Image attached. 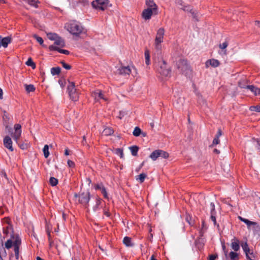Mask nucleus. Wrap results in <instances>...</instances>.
Segmentation results:
<instances>
[{"label":"nucleus","instance_id":"1","mask_svg":"<svg viewBox=\"0 0 260 260\" xmlns=\"http://www.w3.org/2000/svg\"><path fill=\"white\" fill-rule=\"evenodd\" d=\"M154 64L157 72L162 76L166 77L171 76V68L167 65L166 61L162 57L158 58L157 60L155 59Z\"/></svg>","mask_w":260,"mask_h":260},{"label":"nucleus","instance_id":"2","mask_svg":"<svg viewBox=\"0 0 260 260\" xmlns=\"http://www.w3.org/2000/svg\"><path fill=\"white\" fill-rule=\"evenodd\" d=\"M67 30L72 35L78 36L83 31V27L81 24L76 21H71L66 24Z\"/></svg>","mask_w":260,"mask_h":260},{"label":"nucleus","instance_id":"3","mask_svg":"<svg viewBox=\"0 0 260 260\" xmlns=\"http://www.w3.org/2000/svg\"><path fill=\"white\" fill-rule=\"evenodd\" d=\"M6 128L8 129V132L11 134V137L16 143H18V140L21 136V126L19 124H15L14 126V132L11 127L7 126Z\"/></svg>","mask_w":260,"mask_h":260},{"label":"nucleus","instance_id":"4","mask_svg":"<svg viewBox=\"0 0 260 260\" xmlns=\"http://www.w3.org/2000/svg\"><path fill=\"white\" fill-rule=\"evenodd\" d=\"M165 36V29L164 28H159L156 34L155 40H154V47L155 49L158 51L161 50V43L164 41Z\"/></svg>","mask_w":260,"mask_h":260},{"label":"nucleus","instance_id":"5","mask_svg":"<svg viewBox=\"0 0 260 260\" xmlns=\"http://www.w3.org/2000/svg\"><path fill=\"white\" fill-rule=\"evenodd\" d=\"M118 73L120 75L123 76L129 75L132 73L133 76H135L138 74L136 68L133 65L127 66L126 67L121 66L118 69Z\"/></svg>","mask_w":260,"mask_h":260},{"label":"nucleus","instance_id":"6","mask_svg":"<svg viewBox=\"0 0 260 260\" xmlns=\"http://www.w3.org/2000/svg\"><path fill=\"white\" fill-rule=\"evenodd\" d=\"M74 197L75 198H78V201L79 203L82 204L86 208L88 207V204L90 200V193L88 191L83 192L79 194L75 193Z\"/></svg>","mask_w":260,"mask_h":260},{"label":"nucleus","instance_id":"7","mask_svg":"<svg viewBox=\"0 0 260 260\" xmlns=\"http://www.w3.org/2000/svg\"><path fill=\"white\" fill-rule=\"evenodd\" d=\"M109 3V0H95L91 3V5L95 9L104 11L107 9Z\"/></svg>","mask_w":260,"mask_h":260},{"label":"nucleus","instance_id":"8","mask_svg":"<svg viewBox=\"0 0 260 260\" xmlns=\"http://www.w3.org/2000/svg\"><path fill=\"white\" fill-rule=\"evenodd\" d=\"M12 238L14 240V251L15 256L17 259H18L19 256V248L21 244V239L18 235H12Z\"/></svg>","mask_w":260,"mask_h":260},{"label":"nucleus","instance_id":"9","mask_svg":"<svg viewBox=\"0 0 260 260\" xmlns=\"http://www.w3.org/2000/svg\"><path fill=\"white\" fill-rule=\"evenodd\" d=\"M177 68L179 72L183 74H186L189 70V67L186 60L180 59L176 63Z\"/></svg>","mask_w":260,"mask_h":260},{"label":"nucleus","instance_id":"10","mask_svg":"<svg viewBox=\"0 0 260 260\" xmlns=\"http://www.w3.org/2000/svg\"><path fill=\"white\" fill-rule=\"evenodd\" d=\"M68 89L71 99L74 101H78L79 99V95L77 92L76 89L75 88V83L74 82H71L70 85L68 86Z\"/></svg>","mask_w":260,"mask_h":260},{"label":"nucleus","instance_id":"11","mask_svg":"<svg viewBox=\"0 0 260 260\" xmlns=\"http://www.w3.org/2000/svg\"><path fill=\"white\" fill-rule=\"evenodd\" d=\"M3 143L4 146L9 149L10 151L12 152L14 151V148L13 147V142L10 136H6L4 137L3 140Z\"/></svg>","mask_w":260,"mask_h":260},{"label":"nucleus","instance_id":"12","mask_svg":"<svg viewBox=\"0 0 260 260\" xmlns=\"http://www.w3.org/2000/svg\"><path fill=\"white\" fill-rule=\"evenodd\" d=\"M153 14L155 15V12L151 8H147L143 10L142 13V16L145 20H149Z\"/></svg>","mask_w":260,"mask_h":260},{"label":"nucleus","instance_id":"13","mask_svg":"<svg viewBox=\"0 0 260 260\" xmlns=\"http://www.w3.org/2000/svg\"><path fill=\"white\" fill-rule=\"evenodd\" d=\"M91 95L95 100L98 101L100 99H103L105 101H107V99L105 97L102 91L100 90H97L92 92Z\"/></svg>","mask_w":260,"mask_h":260},{"label":"nucleus","instance_id":"14","mask_svg":"<svg viewBox=\"0 0 260 260\" xmlns=\"http://www.w3.org/2000/svg\"><path fill=\"white\" fill-rule=\"evenodd\" d=\"M145 4L148 8H151L154 10L155 15L157 14L158 7L153 0H145Z\"/></svg>","mask_w":260,"mask_h":260},{"label":"nucleus","instance_id":"15","mask_svg":"<svg viewBox=\"0 0 260 260\" xmlns=\"http://www.w3.org/2000/svg\"><path fill=\"white\" fill-rule=\"evenodd\" d=\"M241 246L245 253L246 258H249V255L252 256V257H254V255L253 254V252H250V249L248 247V244L247 242H245L244 243H242L241 244Z\"/></svg>","mask_w":260,"mask_h":260},{"label":"nucleus","instance_id":"16","mask_svg":"<svg viewBox=\"0 0 260 260\" xmlns=\"http://www.w3.org/2000/svg\"><path fill=\"white\" fill-rule=\"evenodd\" d=\"M11 40L12 38L10 37L2 38L1 36H0L1 46L4 47V48L7 47L8 44L11 43Z\"/></svg>","mask_w":260,"mask_h":260},{"label":"nucleus","instance_id":"17","mask_svg":"<svg viewBox=\"0 0 260 260\" xmlns=\"http://www.w3.org/2000/svg\"><path fill=\"white\" fill-rule=\"evenodd\" d=\"M219 61L215 59H209L206 62V66L207 68L209 67V66L216 68L219 66Z\"/></svg>","mask_w":260,"mask_h":260},{"label":"nucleus","instance_id":"18","mask_svg":"<svg viewBox=\"0 0 260 260\" xmlns=\"http://www.w3.org/2000/svg\"><path fill=\"white\" fill-rule=\"evenodd\" d=\"M49 49L50 51H57L61 53H63L66 55H68L70 53V52L68 50L60 49L59 48V47L54 45L49 46Z\"/></svg>","mask_w":260,"mask_h":260},{"label":"nucleus","instance_id":"19","mask_svg":"<svg viewBox=\"0 0 260 260\" xmlns=\"http://www.w3.org/2000/svg\"><path fill=\"white\" fill-rule=\"evenodd\" d=\"M231 247L235 251H238L240 249L239 240L236 238L233 239L232 240Z\"/></svg>","mask_w":260,"mask_h":260},{"label":"nucleus","instance_id":"20","mask_svg":"<svg viewBox=\"0 0 260 260\" xmlns=\"http://www.w3.org/2000/svg\"><path fill=\"white\" fill-rule=\"evenodd\" d=\"M226 260H239V254L235 251H231L229 254L228 253V257H225Z\"/></svg>","mask_w":260,"mask_h":260},{"label":"nucleus","instance_id":"21","mask_svg":"<svg viewBox=\"0 0 260 260\" xmlns=\"http://www.w3.org/2000/svg\"><path fill=\"white\" fill-rule=\"evenodd\" d=\"M246 88L249 89L255 95L260 94V88H258L253 85H247L246 86Z\"/></svg>","mask_w":260,"mask_h":260},{"label":"nucleus","instance_id":"22","mask_svg":"<svg viewBox=\"0 0 260 260\" xmlns=\"http://www.w3.org/2000/svg\"><path fill=\"white\" fill-rule=\"evenodd\" d=\"M181 9L184 11L190 12L192 14L193 17L196 19L197 18L196 14L192 11V8L190 6H183V7H181Z\"/></svg>","mask_w":260,"mask_h":260},{"label":"nucleus","instance_id":"23","mask_svg":"<svg viewBox=\"0 0 260 260\" xmlns=\"http://www.w3.org/2000/svg\"><path fill=\"white\" fill-rule=\"evenodd\" d=\"M54 41V44L56 45L59 46L61 47H63L65 46L64 40L59 36H58L56 40H55Z\"/></svg>","mask_w":260,"mask_h":260},{"label":"nucleus","instance_id":"24","mask_svg":"<svg viewBox=\"0 0 260 260\" xmlns=\"http://www.w3.org/2000/svg\"><path fill=\"white\" fill-rule=\"evenodd\" d=\"M147 177V174L145 173H141L139 175L136 176V179L137 181H139L140 183H143L145 179Z\"/></svg>","mask_w":260,"mask_h":260},{"label":"nucleus","instance_id":"25","mask_svg":"<svg viewBox=\"0 0 260 260\" xmlns=\"http://www.w3.org/2000/svg\"><path fill=\"white\" fill-rule=\"evenodd\" d=\"M12 246H14V240L12 238V236L10 239H8L5 243V248L9 249Z\"/></svg>","mask_w":260,"mask_h":260},{"label":"nucleus","instance_id":"26","mask_svg":"<svg viewBox=\"0 0 260 260\" xmlns=\"http://www.w3.org/2000/svg\"><path fill=\"white\" fill-rule=\"evenodd\" d=\"M114 133V131L112 128L110 127H106L105 128L102 132L103 135L105 136H111Z\"/></svg>","mask_w":260,"mask_h":260},{"label":"nucleus","instance_id":"27","mask_svg":"<svg viewBox=\"0 0 260 260\" xmlns=\"http://www.w3.org/2000/svg\"><path fill=\"white\" fill-rule=\"evenodd\" d=\"M159 150H156L153 151L150 155V157L153 160H155L159 157Z\"/></svg>","mask_w":260,"mask_h":260},{"label":"nucleus","instance_id":"28","mask_svg":"<svg viewBox=\"0 0 260 260\" xmlns=\"http://www.w3.org/2000/svg\"><path fill=\"white\" fill-rule=\"evenodd\" d=\"M129 150L131 151L132 154L133 156H137L138 151L139 150V147L137 146H133L129 147Z\"/></svg>","mask_w":260,"mask_h":260},{"label":"nucleus","instance_id":"29","mask_svg":"<svg viewBox=\"0 0 260 260\" xmlns=\"http://www.w3.org/2000/svg\"><path fill=\"white\" fill-rule=\"evenodd\" d=\"M123 242L126 246H132L133 245L131 242V238L128 237H125L123 238Z\"/></svg>","mask_w":260,"mask_h":260},{"label":"nucleus","instance_id":"30","mask_svg":"<svg viewBox=\"0 0 260 260\" xmlns=\"http://www.w3.org/2000/svg\"><path fill=\"white\" fill-rule=\"evenodd\" d=\"M47 38L52 41H54L55 40H56L57 37H58V35H57L55 33H52V32H49L47 34Z\"/></svg>","mask_w":260,"mask_h":260},{"label":"nucleus","instance_id":"31","mask_svg":"<svg viewBox=\"0 0 260 260\" xmlns=\"http://www.w3.org/2000/svg\"><path fill=\"white\" fill-rule=\"evenodd\" d=\"M114 153L117 155H119L120 158L124 157L123 149L122 148H116L114 150Z\"/></svg>","mask_w":260,"mask_h":260},{"label":"nucleus","instance_id":"32","mask_svg":"<svg viewBox=\"0 0 260 260\" xmlns=\"http://www.w3.org/2000/svg\"><path fill=\"white\" fill-rule=\"evenodd\" d=\"M51 73L53 75H59L60 73V68L59 67H54L51 69Z\"/></svg>","mask_w":260,"mask_h":260},{"label":"nucleus","instance_id":"33","mask_svg":"<svg viewBox=\"0 0 260 260\" xmlns=\"http://www.w3.org/2000/svg\"><path fill=\"white\" fill-rule=\"evenodd\" d=\"M25 90L27 92H34V91H35V90L36 89L35 86L32 84H29V85L25 84Z\"/></svg>","mask_w":260,"mask_h":260},{"label":"nucleus","instance_id":"34","mask_svg":"<svg viewBox=\"0 0 260 260\" xmlns=\"http://www.w3.org/2000/svg\"><path fill=\"white\" fill-rule=\"evenodd\" d=\"M43 151L44 157L46 158H47L50 154V153L49 151V147H48V145H45L44 146L43 149Z\"/></svg>","mask_w":260,"mask_h":260},{"label":"nucleus","instance_id":"35","mask_svg":"<svg viewBox=\"0 0 260 260\" xmlns=\"http://www.w3.org/2000/svg\"><path fill=\"white\" fill-rule=\"evenodd\" d=\"M145 63L147 65H149L150 64V54L148 50H146L145 51Z\"/></svg>","mask_w":260,"mask_h":260},{"label":"nucleus","instance_id":"36","mask_svg":"<svg viewBox=\"0 0 260 260\" xmlns=\"http://www.w3.org/2000/svg\"><path fill=\"white\" fill-rule=\"evenodd\" d=\"M228 42L225 41L224 42H223V43L222 44H220L219 45V47L222 49V50H224V55H226V50H225L226 49V48L228 47Z\"/></svg>","mask_w":260,"mask_h":260},{"label":"nucleus","instance_id":"37","mask_svg":"<svg viewBox=\"0 0 260 260\" xmlns=\"http://www.w3.org/2000/svg\"><path fill=\"white\" fill-rule=\"evenodd\" d=\"M141 133V129L139 127H136L133 132V135L135 137L139 136Z\"/></svg>","mask_w":260,"mask_h":260},{"label":"nucleus","instance_id":"38","mask_svg":"<svg viewBox=\"0 0 260 260\" xmlns=\"http://www.w3.org/2000/svg\"><path fill=\"white\" fill-rule=\"evenodd\" d=\"M58 182L57 179L53 177H50L49 179L50 184L53 186H56L58 184Z\"/></svg>","mask_w":260,"mask_h":260},{"label":"nucleus","instance_id":"39","mask_svg":"<svg viewBox=\"0 0 260 260\" xmlns=\"http://www.w3.org/2000/svg\"><path fill=\"white\" fill-rule=\"evenodd\" d=\"M26 64L28 66L31 67L32 69H35L36 68V64L31 58H29L28 59L27 61L26 62Z\"/></svg>","mask_w":260,"mask_h":260},{"label":"nucleus","instance_id":"40","mask_svg":"<svg viewBox=\"0 0 260 260\" xmlns=\"http://www.w3.org/2000/svg\"><path fill=\"white\" fill-rule=\"evenodd\" d=\"M101 204V201L99 199H97L95 205L92 207V210L93 212H96L99 209V205Z\"/></svg>","mask_w":260,"mask_h":260},{"label":"nucleus","instance_id":"41","mask_svg":"<svg viewBox=\"0 0 260 260\" xmlns=\"http://www.w3.org/2000/svg\"><path fill=\"white\" fill-rule=\"evenodd\" d=\"M159 157H161L164 158H167L169 156V153L168 152L161 150H159Z\"/></svg>","mask_w":260,"mask_h":260},{"label":"nucleus","instance_id":"42","mask_svg":"<svg viewBox=\"0 0 260 260\" xmlns=\"http://www.w3.org/2000/svg\"><path fill=\"white\" fill-rule=\"evenodd\" d=\"M27 3L30 6H34L36 8L38 7V6H37L38 1L37 0H27Z\"/></svg>","mask_w":260,"mask_h":260},{"label":"nucleus","instance_id":"43","mask_svg":"<svg viewBox=\"0 0 260 260\" xmlns=\"http://www.w3.org/2000/svg\"><path fill=\"white\" fill-rule=\"evenodd\" d=\"M33 37L34 38H35L36 39V40L38 41V42L41 45L43 44L44 41H43V39L41 37H39L36 35H34L33 36Z\"/></svg>","mask_w":260,"mask_h":260},{"label":"nucleus","instance_id":"44","mask_svg":"<svg viewBox=\"0 0 260 260\" xmlns=\"http://www.w3.org/2000/svg\"><path fill=\"white\" fill-rule=\"evenodd\" d=\"M60 63L61 64L62 67L66 70H70L71 69V66L66 63L64 61H60Z\"/></svg>","mask_w":260,"mask_h":260},{"label":"nucleus","instance_id":"45","mask_svg":"<svg viewBox=\"0 0 260 260\" xmlns=\"http://www.w3.org/2000/svg\"><path fill=\"white\" fill-rule=\"evenodd\" d=\"M215 212L211 213L210 219L213 221L214 225L216 224V217L215 216Z\"/></svg>","mask_w":260,"mask_h":260},{"label":"nucleus","instance_id":"46","mask_svg":"<svg viewBox=\"0 0 260 260\" xmlns=\"http://www.w3.org/2000/svg\"><path fill=\"white\" fill-rule=\"evenodd\" d=\"M251 111L260 112V106H252L250 108Z\"/></svg>","mask_w":260,"mask_h":260},{"label":"nucleus","instance_id":"47","mask_svg":"<svg viewBox=\"0 0 260 260\" xmlns=\"http://www.w3.org/2000/svg\"><path fill=\"white\" fill-rule=\"evenodd\" d=\"M219 137L215 136V137L213 140L212 144L211 145L212 146H213L214 145L218 144L219 143Z\"/></svg>","mask_w":260,"mask_h":260},{"label":"nucleus","instance_id":"48","mask_svg":"<svg viewBox=\"0 0 260 260\" xmlns=\"http://www.w3.org/2000/svg\"><path fill=\"white\" fill-rule=\"evenodd\" d=\"M245 82V81L244 80L239 81L238 82L239 86L241 88H246V86H245L244 84Z\"/></svg>","mask_w":260,"mask_h":260},{"label":"nucleus","instance_id":"49","mask_svg":"<svg viewBox=\"0 0 260 260\" xmlns=\"http://www.w3.org/2000/svg\"><path fill=\"white\" fill-rule=\"evenodd\" d=\"M102 194L105 198H108V194L106 191V188L104 186H102V189L101 190Z\"/></svg>","mask_w":260,"mask_h":260},{"label":"nucleus","instance_id":"50","mask_svg":"<svg viewBox=\"0 0 260 260\" xmlns=\"http://www.w3.org/2000/svg\"><path fill=\"white\" fill-rule=\"evenodd\" d=\"M222 250L224 252V255H225V257H228V250L226 249V247H225V246L224 245V244H223L222 245Z\"/></svg>","mask_w":260,"mask_h":260},{"label":"nucleus","instance_id":"51","mask_svg":"<svg viewBox=\"0 0 260 260\" xmlns=\"http://www.w3.org/2000/svg\"><path fill=\"white\" fill-rule=\"evenodd\" d=\"M68 165L69 167H71V168H74L75 166L74 162H73V161H72L71 160H68Z\"/></svg>","mask_w":260,"mask_h":260},{"label":"nucleus","instance_id":"52","mask_svg":"<svg viewBox=\"0 0 260 260\" xmlns=\"http://www.w3.org/2000/svg\"><path fill=\"white\" fill-rule=\"evenodd\" d=\"M217 257V255L216 254H211L209 256V260H215Z\"/></svg>","mask_w":260,"mask_h":260},{"label":"nucleus","instance_id":"53","mask_svg":"<svg viewBox=\"0 0 260 260\" xmlns=\"http://www.w3.org/2000/svg\"><path fill=\"white\" fill-rule=\"evenodd\" d=\"M238 218H239V219L241 221H242L244 222L245 223H246V224H247V223H248V222H249V220H248V219H245V218H243V217H241V216H239V217H238Z\"/></svg>","mask_w":260,"mask_h":260},{"label":"nucleus","instance_id":"54","mask_svg":"<svg viewBox=\"0 0 260 260\" xmlns=\"http://www.w3.org/2000/svg\"><path fill=\"white\" fill-rule=\"evenodd\" d=\"M246 224L248 227H249L250 226L252 225H256L257 223L255 222L251 221L249 220L248 223H247V224Z\"/></svg>","mask_w":260,"mask_h":260},{"label":"nucleus","instance_id":"55","mask_svg":"<svg viewBox=\"0 0 260 260\" xmlns=\"http://www.w3.org/2000/svg\"><path fill=\"white\" fill-rule=\"evenodd\" d=\"M210 206H211V213L215 212L214 204L213 203H211L210 204Z\"/></svg>","mask_w":260,"mask_h":260},{"label":"nucleus","instance_id":"56","mask_svg":"<svg viewBox=\"0 0 260 260\" xmlns=\"http://www.w3.org/2000/svg\"><path fill=\"white\" fill-rule=\"evenodd\" d=\"M1 175L2 177H4L7 181H8V178L7 175L5 171H2Z\"/></svg>","mask_w":260,"mask_h":260},{"label":"nucleus","instance_id":"57","mask_svg":"<svg viewBox=\"0 0 260 260\" xmlns=\"http://www.w3.org/2000/svg\"><path fill=\"white\" fill-rule=\"evenodd\" d=\"M222 133L221 129H218L216 136L219 138L222 135Z\"/></svg>","mask_w":260,"mask_h":260},{"label":"nucleus","instance_id":"58","mask_svg":"<svg viewBox=\"0 0 260 260\" xmlns=\"http://www.w3.org/2000/svg\"><path fill=\"white\" fill-rule=\"evenodd\" d=\"M102 186H104L102 184H96L95 186V188L96 189H100V190H101Z\"/></svg>","mask_w":260,"mask_h":260},{"label":"nucleus","instance_id":"59","mask_svg":"<svg viewBox=\"0 0 260 260\" xmlns=\"http://www.w3.org/2000/svg\"><path fill=\"white\" fill-rule=\"evenodd\" d=\"M176 4L179 6H182V7L184 6L183 5V2L181 0L177 1Z\"/></svg>","mask_w":260,"mask_h":260},{"label":"nucleus","instance_id":"60","mask_svg":"<svg viewBox=\"0 0 260 260\" xmlns=\"http://www.w3.org/2000/svg\"><path fill=\"white\" fill-rule=\"evenodd\" d=\"M3 90H2V89L0 88V99H3Z\"/></svg>","mask_w":260,"mask_h":260},{"label":"nucleus","instance_id":"61","mask_svg":"<svg viewBox=\"0 0 260 260\" xmlns=\"http://www.w3.org/2000/svg\"><path fill=\"white\" fill-rule=\"evenodd\" d=\"M64 154L66 155H69V150L68 149H66L64 151Z\"/></svg>","mask_w":260,"mask_h":260},{"label":"nucleus","instance_id":"62","mask_svg":"<svg viewBox=\"0 0 260 260\" xmlns=\"http://www.w3.org/2000/svg\"><path fill=\"white\" fill-rule=\"evenodd\" d=\"M47 234H48V238H49V240H50V232L49 231L48 229L47 230Z\"/></svg>","mask_w":260,"mask_h":260},{"label":"nucleus","instance_id":"63","mask_svg":"<svg viewBox=\"0 0 260 260\" xmlns=\"http://www.w3.org/2000/svg\"><path fill=\"white\" fill-rule=\"evenodd\" d=\"M104 214H105L106 216H107V217H109V216H110V213H109V212H108V211H105V212H104Z\"/></svg>","mask_w":260,"mask_h":260},{"label":"nucleus","instance_id":"64","mask_svg":"<svg viewBox=\"0 0 260 260\" xmlns=\"http://www.w3.org/2000/svg\"><path fill=\"white\" fill-rule=\"evenodd\" d=\"M150 260H156V259L155 258L154 256L153 255H152L151 257Z\"/></svg>","mask_w":260,"mask_h":260}]
</instances>
